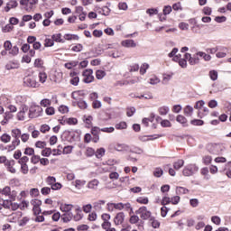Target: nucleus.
<instances>
[{"mask_svg":"<svg viewBox=\"0 0 231 231\" xmlns=\"http://www.w3.org/2000/svg\"><path fill=\"white\" fill-rule=\"evenodd\" d=\"M225 144L223 143H209L207 145V151L210 154L219 155L223 154L225 151Z\"/></svg>","mask_w":231,"mask_h":231,"instance_id":"f257e3e1","label":"nucleus"},{"mask_svg":"<svg viewBox=\"0 0 231 231\" xmlns=\"http://www.w3.org/2000/svg\"><path fill=\"white\" fill-rule=\"evenodd\" d=\"M135 214L137 216H140L141 219H143L146 221L147 219H151L152 217V213L147 209V207L143 206L139 208L136 211Z\"/></svg>","mask_w":231,"mask_h":231,"instance_id":"f03ea898","label":"nucleus"},{"mask_svg":"<svg viewBox=\"0 0 231 231\" xmlns=\"http://www.w3.org/2000/svg\"><path fill=\"white\" fill-rule=\"evenodd\" d=\"M24 88H39V82L34 77L26 76L23 78Z\"/></svg>","mask_w":231,"mask_h":231,"instance_id":"7ed1b4c3","label":"nucleus"},{"mask_svg":"<svg viewBox=\"0 0 231 231\" xmlns=\"http://www.w3.org/2000/svg\"><path fill=\"white\" fill-rule=\"evenodd\" d=\"M82 77H83V82L85 84H91V82L95 80V76H93V69H87L83 70Z\"/></svg>","mask_w":231,"mask_h":231,"instance_id":"20e7f679","label":"nucleus"},{"mask_svg":"<svg viewBox=\"0 0 231 231\" xmlns=\"http://www.w3.org/2000/svg\"><path fill=\"white\" fill-rule=\"evenodd\" d=\"M198 171H199V168L196 164H189L183 169L182 173L183 176H192Z\"/></svg>","mask_w":231,"mask_h":231,"instance_id":"39448f33","label":"nucleus"},{"mask_svg":"<svg viewBox=\"0 0 231 231\" xmlns=\"http://www.w3.org/2000/svg\"><path fill=\"white\" fill-rule=\"evenodd\" d=\"M41 113H42V108L41 106H31L29 110V118H37L38 116H41Z\"/></svg>","mask_w":231,"mask_h":231,"instance_id":"423d86ee","label":"nucleus"},{"mask_svg":"<svg viewBox=\"0 0 231 231\" xmlns=\"http://www.w3.org/2000/svg\"><path fill=\"white\" fill-rule=\"evenodd\" d=\"M26 113H28V107L23 105L21 110L17 114V120L24 121L26 119Z\"/></svg>","mask_w":231,"mask_h":231,"instance_id":"0eeeda50","label":"nucleus"},{"mask_svg":"<svg viewBox=\"0 0 231 231\" xmlns=\"http://www.w3.org/2000/svg\"><path fill=\"white\" fill-rule=\"evenodd\" d=\"M125 219V214L124 212H119L114 217L115 225H122Z\"/></svg>","mask_w":231,"mask_h":231,"instance_id":"6e6552de","label":"nucleus"},{"mask_svg":"<svg viewBox=\"0 0 231 231\" xmlns=\"http://www.w3.org/2000/svg\"><path fill=\"white\" fill-rule=\"evenodd\" d=\"M13 118L14 114H11V112H5L4 114V119L1 121V125H6Z\"/></svg>","mask_w":231,"mask_h":231,"instance_id":"1a4fd4ad","label":"nucleus"},{"mask_svg":"<svg viewBox=\"0 0 231 231\" xmlns=\"http://www.w3.org/2000/svg\"><path fill=\"white\" fill-rule=\"evenodd\" d=\"M121 44L124 48H136V42H134V40H125Z\"/></svg>","mask_w":231,"mask_h":231,"instance_id":"9d476101","label":"nucleus"},{"mask_svg":"<svg viewBox=\"0 0 231 231\" xmlns=\"http://www.w3.org/2000/svg\"><path fill=\"white\" fill-rule=\"evenodd\" d=\"M21 6H23L25 12H32V7L30 5V0H20Z\"/></svg>","mask_w":231,"mask_h":231,"instance_id":"9b49d317","label":"nucleus"},{"mask_svg":"<svg viewBox=\"0 0 231 231\" xmlns=\"http://www.w3.org/2000/svg\"><path fill=\"white\" fill-rule=\"evenodd\" d=\"M184 59H186V60H188V62H189V64H190V66H196V64H198L196 61V59L194 58V55L192 56V54H190V53H185Z\"/></svg>","mask_w":231,"mask_h":231,"instance_id":"f8f14e48","label":"nucleus"},{"mask_svg":"<svg viewBox=\"0 0 231 231\" xmlns=\"http://www.w3.org/2000/svg\"><path fill=\"white\" fill-rule=\"evenodd\" d=\"M104 205H106V200H97L93 203V207L97 212L104 208Z\"/></svg>","mask_w":231,"mask_h":231,"instance_id":"ddd939ff","label":"nucleus"},{"mask_svg":"<svg viewBox=\"0 0 231 231\" xmlns=\"http://www.w3.org/2000/svg\"><path fill=\"white\" fill-rule=\"evenodd\" d=\"M114 149L119 152H122L124 151H129V146L125 143H117L114 146Z\"/></svg>","mask_w":231,"mask_h":231,"instance_id":"4468645a","label":"nucleus"},{"mask_svg":"<svg viewBox=\"0 0 231 231\" xmlns=\"http://www.w3.org/2000/svg\"><path fill=\"white\" fill-rule=\"evenodd\" d=\"M60 208L61 212H64L65 214L71 212V209L73 208V205L71 204H61L60 206Z\"/></svg>","mask_w":231,"mask_h":231,"instance_id":"2eb2a0df","label":"nucleus"},{"mask_svg":"<svg viewBox=\"0 0 231 231\" xmlns=\"http://www.w3.org/2000/svg\"><path fill=\"white\" fill-rule=\"evenodd\" d=\"M61 219L63 220V223H69V221L73 219V213H64L61 215Z\"/></svg>","mask_w":231,"mask_h":231,"instance_id":"dca6fc26","label":"nucleus"},{"mask_svg":"<svg viewBox=\"0 0 231 231\" xmlns=\"http://www.w3.org/2000/svg\"><path fill=\"white\" fill-rule=\"evenodd\" d=\"M189 189L187 188H183V187H180V186H178L176 188V194L180 196L181 194H189Z\"/></svg>","mask_w":231,"mask_h":231,"instance_id":"f3484780","label":"nucleus"},{"mask_svg":"<svg viewBox=\"0 0 231 231\" xmlns=\"http://www.w3.org/2000/svg\"><path fill=\"white\" fill-rule=\"evenodd\" d=\"M98 180H93L88 183V188L92 189L93 190H97L98 188Z\"/></svg>","mask_w":231,"mask_h":231,"instance_id":"a211bd4d","label":"nucleus"},{"mask_svg":"<svg viewBox=\"0 0 231 231\" xmlns=\"http://www.w3.org/2000/svg\"><path fill=\"white\" fill-rule=\"evenodd\" d=\"M183 165H185V161L183 160H178L177 162H175L173 163V169H175V171H180V169H181V167H183Z\"/></svg>","mask_w":231,"mask_h":231,"instance_id":"6ab92c4d","label":"nucleus"},{"mask_svg":"<svg viewBox=\"0 0 231 231\" xmlns=\"http://www.w3.org/2000/svg\"><path fill=\"white\" fill-rule=\"evenodd\" d=\"M0 140H1V142H3V143H10V142L12 140V136H10V134H3L0 136Z\"/></svg>","mask_w":231,"mask_h":231,"instance_id":"aec40b11","label":"nucleus"},{"mask_svg":"<svg viewBox=\"0 0 231 231\" xmlns=\"http://www.w3.org/2000/svg\"><path fill=\"white\" fill-rule=\"evenodd\" d=\"M65 41H79V37L77 34L67 33L64 36Z\"/></svg>","mask_w":231,"mask_h":231,"instance_id":"412c9836","label":"nucleus"},{"mask_svg":"<svg viewBox=\"0 0 231 231\" xmlns=\"http://www.w3.org/2000/svg\"><path fill=\"white\" fill-rule=\"evenodd\" d=\"M84 95H86V94L84 93V90L74 91V92H72V94H71V97H72L74 100H79V97H84Z\"/></svg>","mask_w":231,"mask_h":231,"instance_id":"4be33fe9","label":"nucleus"},{"mask_svg":"<svg viewBox=\"0 0 231 231\" xmlns=\"http://www.w3.org/2000/svg\"><path fill=\"white\" fill-rule=\"evenodd\" d=\"M149 223L152 226V228H158L160 226V221H158L154 217H152L149 219Z\"/></svg>","mask_w":231,"mask_h":231,"instance_id":"5701e85b","label":"nucleus"},{"mask_svg":"<svg viewBox=\"0 0 231 231\" xmlns=\"http://www.w3.org/2000/svg\"><path fill=\"white\" fill-rule=\"evenodd\" d=\"M158 111L162 116H165V115L169 114L170 108H169V106H163L159 107Z\"/></svg>","mask_w":231,"mask_h":231,"instance_id":"b1692460","label":"nucleus"},{"mask_svg":"<svg viewBox=\"0 0 231 231\" xmlns=\"http://www.w3.org/2000/svg\"><path fill=\"white\" fill-rule=\"evenodd\" d=\"M51 39H52L53 42H62V43H64V40H62V34H60V33L53 34L51 36Z\"/></svg>","mask_w":231,"mask_h":231,"instance_id":"393cba45","label":"nucleus"},{"mask_svg":"<svg viewBox=\"0 0 231 231\" xmlns=\"http://www.w3.org/2000/svg\"><path fill=\"white\" fill-rule=\"evenodd\" d=\"M20 143H21V140L19 139V137H16L13 140L12 145L9 146V149L11 151H14L17 147V145H19Z\"/></svg>","mask_w":231,"mask_h":231,"instance_id":"a878e982","label":"nucleus"},{"mask_svg":"<svg viewBox=\"0 0 231 231\" xmlns=\"http://www.w3.org/2000/svg\"><path fill=\"white\" fill-rule=\"evenodd\" d=\"M83 215H82V211L80 209H76V215H72V219H74V221H80V219H82Z\"/></svg>","mask_w":231,"mask_h":231,"instance_id":"bb28decb","label":"nucleus"},{"mask_svg":"<svg viewBox=\"0 0 231 231\" xmlns=\"http://www.w3.org/2000/svg\"><path fill=\"white\" fill-rule=\"evenodd\" d=\"M105 154H106V149H104V148H99V149H97V150L96 151L95 156H96V158L100 159V158H102L103 156H105Z\"/></svg>","mask_w":231,"mask_h":231,"instance_id":"cd10ccee","label":"nucleus"},{"mask_svg":"<svg viewBox=\"0 0 231 231\" xmlns=\"http://www.w3.org/2000/svg\"><path fill=\"white\" fill-rule=\"evenodd\" d=\"M192 113H194V108L190 106H187L184 108V115H186V116H192Z\"/></svg>","mask_w":231,"mask_h":231,"instance_id":"c85d7f7f","label":"nucleus"},{"mask_svg":"<svg viewBox=\"0 0 231 231\" xmlns=\"http://www.w3.org/2000/svg\"><path fill=\"white\" fill-rule=\"evenodd\" d=\"M47 79H48V74H46V72L39 73V82H41L42 84H44V82H46Z\"/></svg>","mask_w":231,"mask_h":231,"instance_id":"c756f323","label":"nucleus"},{"mask_svg":"<svg viewBox=\"0 0 231 231\" xmlns=\"http://www.w3.org/2000/svg\"><path fill=\"white\" fill-rule=\"evenodd\" d=\"M13 138H21V129L14 128L11 131Z\"/></svg>","mask_w":231,"mask_h":231,"instance_id":"7c9ffc66","label":"nucleus"},{"mask_svg":"<svg viewBox=\"0 0 231 231\" xmlns=\"http://www.w3.org/2000/svg\"><path fill=\"white\" fill-rule=\"evenodd\" d=\"M140 221V217H138V215H132L130 217L129 222L131 223V225H136V223H138Z\"/></svg>","mask_w":231,"mask_h":231,"instance_id":"2f4dec72","label":"nucleus"},{"mask_svg":"<svg viewBox=\"0 0 231 231\" xmlns=\"http://www.w3.org/2000/svg\"><path fill=\"white\" fill-rule=\"evenodd\" d=\"M55 42H53L52 38H46L44 41V46L45 48H51Z\"/></svg>","mask_w":231,"mask_h":231,"instance_id":"473e14b6","label":"nucleus"},{"mask_svg":"<svg viewBox=\"0 0 231 231\" xmlns=\"http://www.w3.org/2000/svg\"><path fill=\"white\" fill-rule=\"evenodd\" d=\"M104 77H106V71L100 69L96 71V78L97 79V80H102Z\"/></svg>","mask_w":231,"mask_h":231,"instance_id":"72a5a7b5","label":"nucleus"},{"mask_svg":"<svg viewBox=\"0 0 231 231\" xmlns=\"http://www.w3.org/2000/svg\"><path fill=\"white\" fill-rule=\"evenodd\" d=\"M7 171L11 172L12 174H15L16 171L15 168H14V161H11L10 162H7Z\"/></svg>","mask_w":231,"mask_h":231,"instance_id":"f704fd0d","label":"nucleus"},{"mask_svg":"<svg viewBox=\"0 0 231 231\" xmlns=\"http://www.w3.org/2000/svg\"><path fill=\"white\" fill-rule=\"evenodd\" d=\"M177 122H179V124H182V125H187V118L181 115H179L177 116Z\"/></svg>","mask_w":231,"mask_h":231,"instance_id":"c9c22d12","label":"nucleus"},{"mask_svg":"<svg viewBox=\"0 0 231 231\" xmlns=\"http://www.w3.org/2000/svg\"><path fill=\"white\" fill-rule=\"evenodd\" d=\"M66 122L69 125H77V124L79 123V120H77V118L75 117H69V118H66Z\"/></svg>","mask_w":231,"mask_h":231,"instance_id":"e433bc0d","label":"nucleus"},{"mask_svg":"<svg viewBox=\"0 0 231 231\" xmlns=\"http://www.w3.org/2000/svg\"><path fill=\"white\" fill-rule=\"evenodd\" d=\"M78 65H79V61H71V62H69V63H65L64 67L67 69H71L72 68H75Z\"/></svg>","mask_w":231,"mask_h":231,"instance_id":"4c0bfd02","label":"nucleus"},{"mask_svg":"<svg viewBox=\"0 0 231 231\" xmlns=\"http://www.w3.org/2000/svg\"><path fill=\"white\" fill-rule=\"evenodd\" d=\"M95 153H96L95 149L91 147L87 148L85 152L86 156H88V158H91V156H95Z\"/></svg>","mask_w":231,"mask_h":231,"instance_id":"58836bf2","label":"nucleus"},{"mask_svg":"<svg viewBox=\"0 0 231 231\" xmlns=\"http://www.w3.org/2000/svg\"><path fill=\"white\" fill-rule=\"evenodd\" d=\"M202 162L205 165H210L212 163V156L206 155L203 157Z\"/></svg>","mask_w":231,"mask_h":231,"instance_id":"ea45409f","label":"nucleus"},{"mask_svg":"<svg viewBox=\"0 0 231 231\" xmlns=\"http://www.w3.org/2000/svg\"><path fill=\"white\" fill-rule=\"evenodd\" d=\"M153 175L155 178H162V176H163V170H162V168H156L153 171Z\"/></svg>","mask_w":231,"mask_h":231,"instance_id":"a19ab883","label":"nucleus"},{"mask_svg":"<svg viewBox=\"0 0 231 231\" xmlns=\"http://www.w3.org/2000/svg\"><path fill=\"white\" fill-rule=\"evenodd\" d=\"M137 203H140L141 205H147V203H149V199L147 197L143 198V197H139L136 199Z\"/></svg>","mask_w":231,"mask_h":231,"instance_id":"79ce46f5","label":"nucleus"},{"mask_svg":"<svg viewBox=\"0 0 231 231\" xmlns=\"http://www.w3.org/2000/svg\"><path fill=\"white\" fill-rule=\"evenodd\" d=\"M44 66V60L42 59H36L34 60V68H42Z\"/></svg>","mask_w":231,"mask_h":231,"instance_id":"37998d69","label":"nucleus"},{"mask_svg":"<svg viewBox=\"0 0 231 231\" xmlns=\"http://www.w3.org/2000/svg\"><path fill=\"white\" fill-rule=\"evenodd\" d=\"M31 205L32 206V208H34L35 207H41V205H42V201L34 199L31 200Z\"/></svg>","mask_w":231,"mask_h":231,"instance_id":"c03bdc74","label":"nucleus"},{"mask_svg":"<svg viewBox=\"0 0 231 231\" xmlns=\"http://www.w3.org/2000/svg\"><path fill=\"white\" fill-rule=\"evenodd\" d=\"M199 57L204 59V60H207V61H208L212 59V56H210L209 54H207L203 51H199Z\"/></svg>","mask_w":231,"mask_h":231,"instance_id":"a18cd8bd","label":"nucleus"},{"mask_svg":"<svg viewBox=\"0 0 231 231\" xmlns=\"http://www.w3.org/2000/svg\"><path fill=\"white\" fill-rule=\"evenodd\" d=\"M189 205L193 208H196L197 207L199 206V199H189Z\"/></svg>","mask_w":231,"mask_h":231,"instance_id":"49530a36","label":"nucleus"},{"mask_svg":"<svg viewBox=\"0 0 231 231\" xmlns=\"http://www.w3.org/2000/svg\"><path fill=\"white\" fill-rule=\"evenodd\" d=\"M72 51L80 52L82 50H84V46L80 43L76 44L72 47Z\"/></svg>","mask_w":231,"mask_h":231,"instance_id":"de8ad7c7","label":"nucleus"},{"mask_svg":"<svg viewBox=\"0 0 231 231\" xmlns=\"http://www.w3.org/2000/svg\"><path fill=\"white\" fill-rule=\"evenodd\" d=\"M116 129L122 130V129H127V123L125 122H120L116 125Z\"/></svg>","mask_w":231,"mask_h":231,"instance_id":"09e8293b","label":"nucleus"},{"mask_svg":"<svg viewBox=\"0 0 231 231\" xmlns=\"http://www.w3.org/2000/svg\"><path fill=\"white\" fill-rule=\"evenodd\" d=\"M40 104L42 107H48L49 106H51V100L45 98L42 99Z\"/></svg>","mask_w":231,"mask_h":231,"instance_id":"8fccbe9b","label":"nucleus"},{"mask_svg":"<svg viewBox=\"0 0 231 231\" xmlns=\"http://www.w3.org/2000/svg\"><path fill=\"white\" fill-rule=\"evenodd\" d=\"M51 155V148H45L42 151V156L49 157Z\"/></svg>","mask_w":231,"mask_h":231,"instance_id":"3c124183","label":"nucleus"},{"mask_svg":"<svg viewBox=\"0 0 231 231\" xmlns=\"http://www.w3.org/2000/svg\"><path fill=\"white\" fill-rule=\"evenodd\" d=\"M78 106L80 109H88V103L84 100H79L78 101Z\"/></svg>","mask_w":231,"mask_h":231,"instance_id":"603ef678","label":"nucleus"},{"mask_svg":"<svg viewBox=\"0 0 231 231\" xmlns=\"http://www.w3.org/2000/svg\"><path fill=\"white\" fill-rule=\"evenodd\" d=\"M31 162L33 163V165H37V163H39V162H41V156L39 155H32L31 158Z\"/></svg>","mask_w":231,"mask_h":231,"instance_id":"864d4df0","label":"nucleus"},{"mask_svg":"<svg viewBox=\"0 0 231 231\" xmlns=\"http://www.w3.org/2000/svg\"><path fill=\"white\" fill-rule=\"evenodd\" d=\"M30 195L32 196V198H37V196H39V189L37 188L31 189Z\"/></svg>","mask_w":231,"mask_h":231,"instance_id":"5fc2aeb1","label":"nucleus"},{"mask_svg":"<svg viewBox=\"0 0 231 231\" xmlns=\"http://www.w3.org/2000/svg\"><path fill=\"white\" fill-rule=\"evenodd\" d=\"M56 181H57V179H55V177L49 176V177H47V179H46V182L48 183V185H51V187L54 183H56Z\"/></svg>","mask_w":231,"mask_h":231,"instance_id":"6e6d98bb","label":"nucleus"},{"mask_svg":"<svg viewBox=\"0 0 231 231\" xmlns=\"http://www.w3.org/2000/svg\"><path fill=\"white\" fill-rule=\"evenodd\" d=\"M146 14H148V15L150 16L158 15V9H154V8L147 9Z\"/></svg>","mask_w":231,"mask_h":231,"instance_id":"4d7b16f0","label":"nucleus"},{"mask_svg":"<svg viewBox=\"0 0 231 231\" xmlns=\"http://www.w3.org/2000/svg\"><path fill=\"white\" fill-rule=\"evenodd\" d=\"M77 230L78 231H88L89 230V226L85 225V224L79 225V226H77Z\"/></svg>","mask_w":231,"mask_h":231,"instance_id":"13d9d810","label":"nucleus"},{"mask_svg":"<svg viewBox=\"0 0 231 231\" xmlns=\"http://www.w3.org/2000/svg\"><path fill=\"white\" fill-rule=\"evenodd\" d=\"M204 15H212V8L206 6L202 9Z\"/></svg>","mask_w":231,"mask_h":231,"instance_id":"bf43d9fd","label":"nucleus"},{"mask_svg":"<svg viewBox=\"0 0 231 231\" xmlns=\"http://www.w3.org/2000/svg\"><path fill=\"white\" fill-rule=\"evenodd\" d=\"M163 15H169L172 12V7L171 5H166L163 7Z\"/></svg>","mask_w":231,"mask_h":231,"instance_id":"052dcab7","label":"nucleus"},{"mask_svg":"<svg viewBox=\"0 0 231 231\" xmlns=\"http://www.w3.org/2000/svg\"><path fill=\"white\" fill-rule=\"evenodd\" d=\"M11 189L10 187L6 186L5 188H4L1 191V194H3V196H10V192H11Z\"/></svg>","mask_w":231,"mask_h":231,"instance_id":"680f3d73","label":"nucleus"},{"mask_svg":"<svg viewBox=\"0 0 231 231\" xmlns=\"http://www.w3.org/2000/svg\"><path fill=\"white\" fill-rule=\"evenodd\" d=\"M150 84H152V86H154L156 84H160V79H158V77L153 76L150 79Z\"/></svg>","mask_w":231,"mask_h":231,"instance_id":"e2e57ef3","label":"nucleus"},{"mask_svg":"<svg viewBox=\"0 0 231 231\" xmlns=\"http://www.w3.org/2000/svg\"><path fill=\"white\" fill-rule=\"evenodd\" d=\"M170 203H171V200L169 197H163L161 201V205H163V207H165V205H169Z\"/></svg>","mask_w":231,"mask_h":231,"instance_id":"0e129e2a","label":"nucleus"},{"mask_svg":"<svg viewBox=\"0 0 231 231\" xmlns=\"http://www.w3.org/2000/svg\"><path fill=\"white\" fill-rule=\"evenodd\" d=\"M97 215L95 212L88 214V221H97Z\"/></svg>","mask_w":231,"mask_h":231,"instance_id":"69168bd1","label":"nucleus"},{"mask_svg":"<svg viewBox=\"0 0 231 231\" xmlns=\"http://www.w3.org/2000/svg\"><path fill=\"white\" fill-rule=\"evenodd\" d=\"M209 77L211 80H217V71L216 70L209 71Z\"/></svg>","mask_w":231,"mask_h":231,"instance_id":"338daca9","label":"nucleus"},{"mask_svg":"<svg viewBox=\"0 0 231 231\" xmlns=\"http://www.w3.org/2000/svg\"><path fill=\"white\" fill-rule=\"evenodd\" d=\"M21 165V172L23 174H27L29 171L28 164H20Z\"/></svg>","mask_w":231,"mask_h":231,"instance_id":"774afa93","label":"nucleus"}]
</instances>
